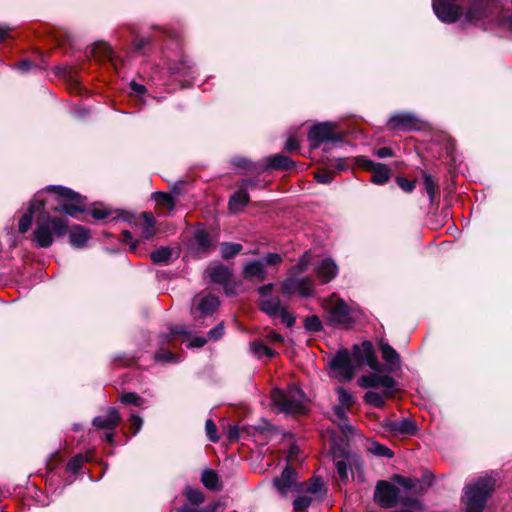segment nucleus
<instances>
[{
  "mask_svg": "<svg viewBox=\"0 0 512 512\" xmlns=\"http://www.w3.org/2000/svg\"><path fill=\"white\" fill-rule=\"evenodd\" d=\"M47 192H53L58 201L56 213L62 212L65 215L77 218L78 214L84 212L86 198L73 190L51 185L38 191L30 201L27 213L19 220V232L26 233L32 223L33 217L36 220V227L33 232V240L40 248H48L53 244L54 237H62L67 233L68 221L63 215H52L46 209Z\"/></svg>",
  "mask_w": 512,
  "mask_h": 512,
  "instance_id": "f257e3e1",
  "label": "nucleus"
},
{
  "mask_svg": "<svg viewBox=\"0 0 512 512\" xmlns=\"http://www.w3.org/2000/svg\"><path fill=\"white\" fill-rule=\"evenodd\" d=\"M465 21L471 24L495 23L512 31V13L504 10L499 0H469Z\"/></svg>",
  "mask_w": 512,
  "mask_h": 512,
  "instance_id": "f03ea898",
  "label": "nucleus"
},
{
  "mask_svg": "<svg viewBox=\"0 0 512 512\" xmlns=\"http://www.w3.org/2000/svg\"><path fill=\"white\" fill-rule=\"evenodd\" d=\"M495 486L492 477H480L465 487L462 497L464 512H483Z\"/></svg>",
  "mask_w": 512,
  "mask_h": 512,
  "instance_id": "7ed1b4c3",
  "label": "nucleus"
},
{
  "mask_svg": "<svg viewBox=\"0 0 512 512\" xmlns=\"http://www.w3.org/2000/svg\"><path fill=\"white\" fill-rule=\"evenodd\" d=\"M322 307L327 313V319L331 325L349 328L356 322L357 310L349 306L344 299L336 294H331L322 301Z\"/></svg>",
  "mask_w": 512,
  "mask_h": 512,
  "instance_id": "20e7f679",
  "label": "nucleus"
},
{
  "mask_svg": "<svg viewBox=\"0 0 512 512\" xmlns=\"http://www.w3.org/2000/svg\"><path fill=\"white\" fill-rule=\"evenodd\" d=\"M271 400L279 411L287 414H299L305 411V394L296 386H289L286 390L273 389Z\"/></svg>",
  "mask_w": 512,
  "mask_h": 512,
  "instance_id": "39448f33",
  "label": "nucleus"
},
{
  "mask_svg": "<svg viewBox=\"0 0 512 512\" xmlns=\"http://www.w3.org/2000/svg\"><path fill=\"white\" fill-rule=\"evenodd\" d=\"M403 499H413L404 496L398 487L388 481H379L374 492L375 502L382 508L388 509L402 504Z\"/></svg>",
  "mask_w": 512,
  "mask_h": 512,
  "instance_id": "423d86ee",
  "label": "nucleus"
},
{
  "mask_svg": "<svg viewBox=\"0 0 512 512\" xmlns=\"http://www.w3.org/2000/svg\"><path fill=\"white\" fill-rule=\"evenodd\" d=\"M281 292L284 296L298 294L301 297H312L315 293L314 281L311 277L297 278L296 275H289L281 285Z\"/></svg>",
  "mask_w": 512,
  "mask_h": 512,
  "instance_id": "0eeeda50",
  "label": "nucleus"
},
{
  "mask_svg": "<svg viewBox=\"0 0 512 512\" xmlns=\"http://www.w3.org/2000/svg\"><path fill=\"white\" fill-rule=\"evenodd\" d=\"M336 124L332 122L319 123L311 127L308 140L314 147L324 142H339L342 140L340 133L336 131Z\"/></svg>",
  "mask_w": 512,
  "mask_h": 512,
  "instance_id": "6e6552de",
  "label": "nucleus"
},
{
  "mask_svg": "<svg viewBox=\"0 0 512 512\" xmlns=\"http://www.w3.org/2000/svg\"><path fill=\"white\" fill-rule=\"evenodd\" d=\"M460 0H432V7L438 19L444 23H454L461 15L463 10L458 3Z\"/></svg>",
  "mask_w": 512,
  "mask_h": 512,
  "instance_id": "1a4fd4ad",
  "label": "nucleus"
},
{
  "mask_svg": "<svg viewBox=\"0 0 512 512\" xmlns=\"http://www.w3.org/2000/svg\"><path fill=\"white\" fill-rule=\"evenodd\" d=\"M423 121L412 113L399 112L392 115L388 122L387 128L391 131H415L420 130Z\"/></svg>",
  "mask_w": 512,
  "mask_h": 512,
  "instance_id": "9d476101",
  "label": "nucleus"
},
{
  "mask_svg": "<svg viewBox=\"0 0 512 512\" xmlns=\"http://www.w3.org/2000/svg\"><path fill=\"white\" fill-rule=\"evenodd\" d=\"M296 472L291 467H286L279 478L273 480V484L281 496H287L289 493L300 492L306 486L296 481Z\"/></svg>",
  "mask_w": 512,
  "mask_h": 512,
  "instance_id": "9b49d317",
  "label": "nucleus"
},
{
  "mask_svg": "<svg viewBox=\"0 0 512 512\" xmlns=\"http://www.w3.org/2000/svg\"><path fill=\"white\" fill-rule=\"evenodd\" d=\"M331 368L339 381H349L354 376V366L347 350H340L331 360Z\"/></svg>",
  "mask_w": 512,
  "mask_h": 512,
  "instance_id": "f8f14e48",
  "label": "nucleus"
},
{
  "mask_svg": "<svg viewBox=\"0 0 512 512\" xmlns=\"http://www.w3.org/2000/svg\"><path fill=\"white\" fill-rule=\"evenodd\" d=\"M357 163L363 169L372 173L371 182L377 185H383L390 179V169L383 163H376L364 156L357 158Z\"/></svg>",
  "mask_w": 512,
  "mask_h": 512,
  "instance_id": "ddd939ff",
  "label": "nucleus"
},
{
  "mask_svg": "<svg viewBox=\"0 0 512 512\" xmlns=\"http://www.w3.org/2000/svg\"><path fill=\"white\" fill-rule=\"evenodd\" d=\"M377 372L378 371H374L371 374L361 376L358 379L359 386L365 389H386V392L394 390L396 384L394 378L389 375H381Z\"/></svg>",
  "mask_w": 512,
  "mask_h": 512,
  "instance_id": "4468645a",
  "label": "nucleus"
},
{
  "mask_svg": "<svg viewBox=\"0 0 512 512\" xmlns=\"http://www.w3.org/2000/svg\"><path fill=\"white\" fill-rule=\"evenodd\" d=\"M219 306V300L213 295H197L193 299L191 308L192 315L195 319L199 316H208L213 314L216 308Z\"/></svg>",
  "mask_w": 512,
  "mask_h": 512,
  "instance_id": "2eb2a0df",
  "label": "nucleus"
},
{
  "mask_svg": "<svg viewBox=\"0 0 512 512\" xmlns=\"http://www.w3.org/2000/svg\"><path fill=\"white\" fill-rule=\"evenodd\" d=\"M353 355L359 362L367 364L373 371L381 370V364L375 355L371 342L365 341L361 345H355Z\"/></svg>",
  "mask_w": 512,
  "mask_h": 512,
  "instance_id": "dca6fc26",
  "label": "nucleus"
},
{
  "mask_svg": "<svg viewBox=\"0 0 512 512\" xmlns=\"http://www.w3.org/2000/svg\"><path fill=\"white\" fill-rule=\"evenodd\" d=\"M382 427L385 431L396 435H413L417 430L415 423L409 418L401 420L385 419Z\"/></svg>",
  "mask_w": 512,
  "mask_h": 512,
  "instance_id": "f3484780",
  "label": "nucleus"
},
{
  "mask_svg": "<svg viewBox=\"0 0 512 512\" xmlns=\"http://www.w3.org/2000/svg\"><path fill=\"white\" fill-rule=\"evenodd\" d=\"M121 417L115 408H109L106 415L93 419L92 424L97 429L114 430L120 423Z\"/></svg>",
  "mask_w": 512,
  "mask_h": 512,
  "instance_id": "a211bd4d",
  "label": "nucleus"
},
{
  "mask_svg": "<svg viewBox=\"0 0 512 512\" xmlns=\"http://www.w3.org/2000/svg\"><path fill=\"white\" fill-rule=\"evenodd\" d=\"M254 186V182L251 180H244L241 188L235 192L229 200V209L232 212L240 211L249 202V194L247 188Z\"/></svg>",
  "mask_w": 512,
  "mask_h": 512,
  "instance_id": "6ab92c4d",
  "label": "nucleus"
},
{
  "mask_svg": "<svg viewBox=\"0 0 512 512\" xmlns=\"http://www.w3.org/2000/svg\"><path fill=\"white\" fill-rule=\"evenodd\" d=\"M316 275L321 283H328L338 274V266L331 258L321 260L315 268Z\"/></svg>",
  "mask_w": 512,
  "mask_h": 512,
  "instance_id": "aec40b11",
  "label": "nucleus"
},
{
  "mask_svg": "<svg viewBox=\"0 0 512 512\" xmlns=\"http://www.w3.org/2000/svg\"><path fill=\"white\" fill-rule=\"evenodd\" d=\"M155 218L151 213H142L134 220V226L140 230L141 237L150 239L155 234Z\"/></svg>",
  "mask_w": 512,
  "mask_h": 512,
  "instance_id": "412c9836",
  "label": "nucleus"
},
{
  "mask_svg": "<svg viewBox=\"0 0 512 512\" xmlns=\"http://www.w3.org/2000/svg\"><path fill=\"white\" fill-rule=\"evenodd\" d=\"M205 275L213 283L225 284L230 279L231 271L221 263H213L206 268Z\"/></svg>",
  "mask_w": 512,
  "mask_h": 512,
  "instance_id": "4be33fe9",
  "label": "nucleus"
},
{
  "mask_svg": "<svg viewBox=\"0 0 512 512\" xmlns=\"http://www.w3.org/2000/svg\"><path fill=\"white\" fill-rule=\"evenodd\" d=\"M379 349L389 371H394L400 367V355L392 346L381 340L379 342Z\"/></svg>",
  "mask_w": 512,
  "mask_h": 512,
  "instance_id": "5701e85b",
  "label": "nucleus"
},
{
  "mask_svg": "<svg viewBox=\"0 0 512 512\" xmlns=\"http://www.w3.org/2000/svg\"><path fill=\"white\" fill-rule=\"evenodd\" d=\"M242 275L245 279H257L259 281H263L266 278L263 261L253 260L245 263Z\"/></svg>",
  "mask_w": 512,
  "mask_h": 512,
  "instance_id": "b1692460",
  "label": "nucleus"
},
{
  "mask_svg": "<svg viewBox=\"0 0 512 512\" xmlns=\"http://www.w3.org/2000/svg\"><path fill=\"white\" fill-rule=\"evenodd\" d=\"M89 238V231L83 226L75 225L70 230L69 242L72 246L76 248L85 247Z\"/></svg>",
  "mask_w": 512,
  "mask_h": 512,
  "instance_id": "393cba45",
  "label": "nucleus"
},
{
  "mask_svg": "<svg viewBox=\"0 0 512 512\" xmlns=\"http://www.w3.org/2000/svg\"><path fill=\"white\" fill-rule=\"evenodd\" d=\"M393 395L394 390H389V392H386V389H381L380 392L369 390L364 395V401L374 407L382 408L385 405V399L390 398Z\"/></svg>",
  "mask_w": 512,
  "mask_h": 512,
  "instance_id": "a878e982",
  "label": "nucleus"
},
{
  "mask_svg": "<svg viewBox=\"0 0 512 512\" xmlns=\"http://www.w3.org/2000/svg\"><path fill=\"white\" fill-rule=\"evenodd\" d=\"M96 61L114 62V52L110 45L105 42H99L92 46L90 51Z\"/></svg>",
  "mask_w": 512,
  "mask_h": 512,
  "instance_id": "bb28decb",
  "label": "nucleus"
},
{
  "mask_svg": "<svg viewBox=\"0 0 512 512\" xmlns=\"http://www.w3.org/2000/svg\"><path fill=\"white\" fill-rule=\"evenodd\" d=\"M284 307L278 297H268L260 300L261 310L270 317H277Z\"/></svg>",
  "mask_w": 512,
  "mask_h": 512,
  "instance_id": "cd10ccee",
  "label": "nucleus"
},
{
  "mask_svg": "<svg viewBox=\"0 0 512 512\" xmlns=\"http://www.w3.org/2000/svg\"><path fill=\"white\" fill-rule=\"evenodd\" d=\"M265 165L267 168L288 170L294 166V162L285 155L276 154L268 157L265 160Z\"/></svg>",
  "mask_w": 512,
  "mask_h": 512,
  "instance_id": "c85d7f7f",
  "label": "nucleus"
},
{
  "mask_svg": "<svg viewBox=\"0 0 512 512\" xmlns=\"http://www.w3.org/2000/svg\"><path fill=\"white\" fill-rule=\"evenodd\" d=\"M349 409L350 408H346L345 406L340 405V404L335 406L333 409L334 414L337 418L338 426L342 430V432L345 434H349L354 431L353 427L350 424H348V422H347L346 413Z\"/></svg>",
  "mask_w": 512,
  "mask_h": 512,
  "instance_id": "c756f323",
  "label": "nucleus"
},
{
  "mask_svg": "<svg viewBox=\"0 0 512 512\" xmlns=\"http://www.w3.org/2000/svg\"><path fill=\"white\" fill-rule=\"evenodd\" d=\"M422 176L424 187L429 197V201L430 203H433L435 196L439 194V187L434 181L432 175L429 174L427 171H422Z\"/></svg>",
  "mask_w": 512,
  "mask_h": 512,
  "instance_id": "7c9ffc66",
  "label": "nucleus"
},
{
  "mask_svg": "<svg viewBox=\"0 0 512 512\" xmlns=\"http://www.w3.org/2000/svg\"><path fill=\"white\" fill-rule=\"evenodd\" d=\"M172 254L173 250L169 247H160L151 253V260L155 264H168Z\"/></svg>",
  "mask_w": 512,
  "mask_h": 512,
  "instance_id": "2f4dec72",
  "label": "nucleus"
},
{
  "mask_svg": "<svg viewBox=\"0 0 512 512\" xmlns=\"http://www.w3.org/2000/svg\"><path fill=\"white\" fill-rule=\"evenodd\" d=\"M183 495L186 497L189 504L199 505L204 502V494L201 490L186 486L183 490Z\"/></svg>",
  "mask_w": 512,
  "mask_h": 512,
  "instance_id": "473e14b6",
  "label": "nucleus"
},
{
  "mask_svg": "<svg viewBox=\"0 0 512 512\" xmlns=\"http://www.w3.org/2000/svg\"><path fill=\"white\" fill-rule=\"evenodd\" d=\"M201 481L203 485L210 490H218L219 488L218 475L213 470L203 471Z\"/></svg>",
  "mask_w": 512,
  "mask_h": 512,
  "instance_id": "72a5a7b5",
  "label": "nucleus"
},
{
  "mask_svg": "<svg viewBox=\"0 0 512 512\" xmlns=\"http://www.w3.org/2000/svg\"><path fill=\"white\" fill-rule=\"evenodd\" d=\"M190 334H191V332L188 331L185 326L178 325V326H175V327H170L169 328V333L162 334L160 336V341H161L162 344H165V343L169 342L170 340L174 339L177 336H181V335L189 336Z\"/></svg>",
  "mask_w": 512,
  "mask_h": 512,
  "instance_id": "f704fd0d",
  "label": "nucleus"
},
{
  "mask_svg": "<svg viewBox=\"0 0 512 512\" xmlns=\"http://www.w3.org/2000/svg\"><path fill=\"white\" fill-rule=\"evenodd\" d=\"M242 250V245L238 243L224 242L220 246L221 256L224 259H230L236 256Z\"/></svg>",
  "mask_w": 512,
  "mask_h": 512,
  "instance_id": "c9c22d12",
  "label": "nucleus"
},
{
  "mask_svg": "<svg viewBox=\"0 0 512 512\" xmlns=\"http://www.w3.org/2000/svg\"><path fill=\"white\" fill-rule=\"evenodd\" d=\"M154 200L158 205L165 207L169 212L174 210L175 200L170 194L164 192H156L154 194Z\"/></svg>",
  "mask_w": 512,
  "mask_h": 512,
  "instance_id": "e433bc0d",
  "label": "nucleus"
},
{
  "mask_svg": "<svg viewBox=\"0 0 512 512\" xmlns=\"http://www.w3.org/2000/svg\"><path fill=\"white\" fill-rule=\"evenodd\" d=\"M310 261V255L308 253H304L297 262V264H295L289 269V275H298L306 272L309 267Z\"/></svg>",
  "mask_w": 512,
  "mask_h": 512,
  "instance_id": "4c0bfd02",
  "label": "nucleus"
},
{
  "mask_svg": "<svg viewBox=\"0 0 512 512\" xmlns=\"http://www.w3.org/2000/svg\"><path fill=\"white\" fill-rule=\"evenodd\" d=\"M251 349L252 352L259 358H262L264 356L267 358H272L275 355V352L261 341L253 342L251 345Z\"/></svg>",
  "mask_w": 512,
  "mask_h": 512,
  "instance_id": "58836bf2",
  "label": "nucleus"
},
{
  "mask_svg": "<svg viewBox=\"0 0 512 512\" xmlns=\"http://www.w3.org/2000/svg\"><path fill=\"white\" fill-rule=\"evenodd\" d=\"M220 507L219 502L211 503L202 508H194L189 504H184L180 508L177 509V512H217Z\"/></svg>",
  "mask_w": 512,
  "mask_h": 512,
  "instance_id": "ea45409f",
  "label": "nucleus"
},
{
  "mask_svg": "<svg viewBox=\"0 0 512 512\" xmlns=\"http://www.w3.org/2000/svg\"><path fill=\"white\" fill-rule=\"evenodd\" d=\"M89 460L90 458L88 455L77 454L69 460L67 464V470L71 471L72 473H77L81 469L82 465Z\"/></svg>",
  "mask_w": 512,
  "mask_h": 512,
  "instance_id": "a19ab883",
  "label": "nucleus"
},
{
  "mask_svg": "<svg viewBox=\"0 0 512 512\" xmlns=\"http://www.w3.org/2000/svg\"><path fill=\"white\" fill-rule=\"evenodd\" d=\"M195 240L202 251H207L211 246L210 235L205 230H198L195 234Z\"/></svg>",
  "mask_w": 512,
  "mask_h": 512,
  "instance_id": "79ce46f5",
  "label": "nucleus"
},
{
  "mask_svg": "<svg viewBox=\"0 0 512 512\" xmlns=\"http://www.w3.org/2000/svg\"><path fill=\"white\" fill-rule=\"evenodd\" d=\"M370 452L376 456L392 458L394 453L386 446L373 442L369 448Z\"/></svg>",
  "mask_w": 512,
  "mask_h": 512,
  "instance_id": "37998d69",
  "label": "nucleus"
},
{
  "mask_svg": "<svg viewBox=\"0 0 512 512\" xmlns=\"http://www.w3.org/2000/svg\"><path fill=\"white\" fill-rule=\"evenodd\" d=\"M304 327L310 332H319L322 329V323L318 316L312 315L305 319Z\"/></svg>",
  "mask_w": 512,
  "mask_h": 512,
  "instance_id": "c03bdc74",
  "label": "nucleus"
},
{
  "mask_svg": "<svg viewBox=\"0 0 512 512\" xmlns=\"http://www.w3.org/2000/svg\"><path fill=\"white\" fill-rule=\"evenodd\" d=\"M338 395L339 404L345 406L346 408H350L353 404V396L346 389L339 387L336 390Z\"/></svg>",
  "mask_w": 512,
  "mask_h": 512,
  "instance_id": "a18cd8bd",
  "label": "nucleus"
},
{
  "mask_svg": "<svg viewBox=\"0 0 512 512\" xmlns=\"http://www.w3.org/2000/svg\"><path fill=\"white\" fill-rule=\"evenodd\" d=\"M156 361L163 362V363H176L179 362V358L171 353L170 351H166L164 349H160L155 354Z\"/></svg>",
  "mask_w": 512,
  "mask_h": 512,
  "instance_id": "49530a36",
  "label": "nucleus"
},
{
  "mask_svg": "<svg viewBox=\"0 0 512 512\" xmlns=\"http://www.w3.org/2000/svg\"><path fill=\"white\" fill-rule=\"evenodd\" d=\"M120 401L124 404H131L137 407H140L143 404V399L133 392L122 394Z\"/></svg>",
  "mask_w": 512,
  "mask_h": 512,
  "instance_id": "de8ad7c7",
  "label": "nucleus"
},
{
  "mask_svg": "<svg viewBox=\"0 0 512 512\" xmlns=\"http://www.w3.org/2000/svg\"><path fill=\"white\" fill-rule=\"evenodd\" d=\"M304 489L315 496H320L323 490V482L320 478H314Z\"/></svg>",
  "mask_w": 512,
  "mask_h": 512,
  "instance_id": "09e8293b",
  "label": "nucleus"
},
{
  "mask_svg": "<svg viewBox=\"0 0 512 512\" xmlns=\"http://www.w3.org/2000/svg\"><path fill=\"white\" fill-rule=\"evenodd\" d=\"M90 215L96 220H103L110 216L111 212L102 205L93 206L90 211Z\"/></svg>",
  "mask_w": 512,
  "mask_h": 512,
  "instance_id": "8fccbe9b",
  "label": "nucleus"
},
{
  "mask_svg": "<svg viewBox=\"0 0 512 512\" xmlns=\"http://www.w3.org/2000/svg\"><path fill=\"white\" fill-rule=\"evenodd\" d=\"M311 501L312 499L309 496H299L294 500L293 508L296 512L304 511L306 508L310 506Z\"/></svg>",
  "mask_w": 512,
  "mask_h": 512,
  "instance_id": "3c124183",
  "label": "nucleus"
},
{
  "mask_svg": "<svg viewBox=\"0 0 512 512\" xmlns=\"http://www.w3.org/2000/svg\"><path fill=\"white\" fill-rule=\"evenodd\" d=\"M206 434L210 441L217 442L219 440V436L217 434V428L213 420L208 419L205 423Z\"/></svg>",
  "mask_w": 512,
  "mask_h": 512,
  "instance_id": "603ef678",
  "label": "nucleus"
},
{
  "mask_svg": "<svg viewBox=\"0 0 512 512\" xmlns=\"http://www.w3.org/2000/svg\"><path fill=\"white\" fill-rule=\"evenodd\" d=\"M336 468H337V473L340 477V479L344 482L348 481L349 479V468H348V464L346 463V461L344 460H338L336 462Z\"/></svg>",
  "mask_w": 512,
  "mask_h": 512,
  "instance_id": "864d4df0",
  "label": "nucleus"
},
{
  "mask_svg": "<svg viewBox=\"0 0 512 512\" xmlns=\"http://www.w3.org/2000/svg\"><path fill=\"white\" fill-rule=\"evenodd\" d=\"M396 181L399 187L407 193H411L416 187V181H410L404 177H397Z\"/></svg>",
  "mask_w": 512,
  "mask_h": 512,
  "instance_id": "5fc2aeb1",
  "label": "nucleus"
},
{
  "mask_svg": "<svg viewBox=\"0 0 512 512\" xmlns=\"http://www.w3.org/2000/svg\"><path fill=\"white\" fill-rule=\"evenodd\" d=\"M260 261H263L264 267L269 265H278L282 262V256L278 253H268Z\"/></svg>",
  "mask_w": 512,
  "mask_h": 512,
  "instance_id": "6e6d98bb",
  "label": "nucleus"
},
{
  "mask_svg": "<svg viewBox=\"0 0 512 512\" xmlns=\"http://www.w3.org/2000/svg\"><path fill=\"white\" fill-rule=\"evenodd\" d=\"M130 430L132 431L133 435H136L142 428L143 425V419L135 414H132L130 416Z\"/></svg>",
  "mask_w": 512,
  "mask_h": 512,
  "instance_id": "4d7b16f0",
  "label": "nucleus"
},
{
  "mask_svg": "<svg viewBox=\"0 0 512 512\" xmlns=\"http://www.w3.org/2000/svg\"><path fill=\"white\" fill-rule=\"evenodd\" d=\"M281 317L282 323H284L287 327H292L295 324V317L292 313H290L286 307H284L281 312L278 314Z\"/></svg>",
  "mask_w": 512,
  "mask_h": 512,
  "instance_id": "13d9d810",
  "label": "nucleus"
},
{
  "mask_svg": "<svg viewBox=\"0 0 512 512\" xmlns=\"http://www.w3.org/2000/svg\"><path fill=\"white\" fill-rule=\"evenodd\" d=\"M224 334V327H223V324H219L217 325L216 327H214L213 329H211L209 331V339H212V340H218L219 338H221Z\"/></svg>",
  "mask_w": 512,
  "mask_h": 512,
  "instance_id": "bf43d9fd",
  "label": "nucleus"
},
{
  "mask_svg": "<svg viewBox=\"0 0 512 512\" xmlns=\"http://www.w3.org/2000/svg\"><path fill=\"white\" fill-rule=\"evenodd\" d=\"M34 66L33 62L28 59H23L19 63L15 65V69L21 71L22 73L28 72Z\"/></svg>",
  "mask_w": 512,
  "mask_h": 512,
  "instance_id": "052dcab7",
  "label": "nucleus"
},
{
  "mask_svg": "<svg viewBox=\"0 0 512 512\" xmlns=\"http://www.w3.org/2000/svg\"><path fill=\"white\" fill-rule=\"evenodd\" d=\"M232 163L235 166L244 168V169H250L252 167L251 162L244 157H235V158H233Z\"/></svg>",
  "mask_w": 512,
  "mask_h": 512,
  "instance_id": "680f3d73",
  "label": "nucleus"
},
{
  "mask_svg": "<svg viewBox=\"0 0 512 512\" xmlns=\"http://www.w3.org/2000/svg\"><path fill=\"white\" fill-rule=\"evenodd\" d=\"M273 288H274V284L273 283H269V284L261 286L258 289V293L260 294L261 299L271 297L270 294H271Z\"/></svg>",
  "mask_w": 512,
  "mask_h": 512,
  "instance_id": "e2e57ef3",
  "label": "nucleus"
},
{
  "mask_svg": "<svg viewBox=\"0 0 512 512\" xmlns=\"http://www.w3.org/2000/svg\"><path fill=\"white\" fill-rule=\"evenodd\" d=\"M130 89L132 93L135 95H143L146 92V88L144 85L136 83L134 81L130 83Z\"/></svg>",
  "mask_w": 512,
  "mask_h": 512,
  "instance_id": "0e129e2a",
  "label": "nucleus"
},
{
  "mask_svg": "<svg viewBox=\"0 0 512 512\" xmlns=\"http://www.w3.org/2000/svg\"><path fill=\"white\" fill-rule=\"evenodd\" d=\"M374 154L376 156H378L379 158H388V157H392L394 155V152L389 147H382V148L378 149L377 151H375Z\"/></svg>",
  "mask_w": 512,
  "mask_h": 512,
  "instance_id": "69168bd1",
  "label": "nucleus"
},
{
  "mask_svg": "<svg viewBox=\"0 0 512 512\" xmlns=\"http://www.w3.org/2000/svg\"><path fill=\"white\" fill-rule=\"evenodd\" d=\"M206 341L207 340L204 337H195L189 342L188 347L200 348L205 345Z\"/></svg>",
  "mask_w": 512,
  "mask_h": 512,
  "instance_id": "338daca9",
  "label": "nucleus"
},
{
  "mask_svg": "<svg viewBox=\"0 0 512 512\" xmlns=\"http://www.w3.org/2000/svg\"><path fill=\"white\" fill-rule=\"evenodd\" d=\"M396 480L398 481V483L403 486L406 490H410L411 488H413V480L410 479V478H404V477H401V476H397L396 477Z\"/></svg>",
  "mask_w": 512,
  "mask_h": 512,
  "instance_id": "774afa93",
  "label": "nucleus"
}]
</instances>
